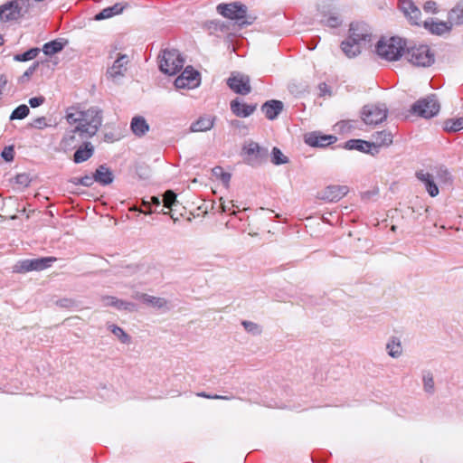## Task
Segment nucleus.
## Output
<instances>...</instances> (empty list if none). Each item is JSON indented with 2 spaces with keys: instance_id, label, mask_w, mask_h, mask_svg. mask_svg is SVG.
Segmentation results:
<instances>
[{
  "instance_id": "c9c22d12",
  "label": "nucleus",
  "mask_w": 463,
  "mask_h": 463,
  "mask_svg": "<svg viewBox=\"0 0 463 463\" xmlns=\"http://www.w3.org/2000/svg\"><path fill=\"white\" fill-rule=\"evenodd\" d=\"M463 129V117L458 118H449L444 122V130L448 132H457Z\"/></svg>"
},
{
  "instance_id": "4d7b16f0",
  "label": "nucleus",
  "mask_w": 463,
  "mask_h": 463,
  "mask_svg": "<svg viewBox=\"0 0 463 463\" xmlns=\"http://www.w3.org/2000/svg\"><path fill=\"white\" fill-rule=\"evenodd\" d=\"M197 395L200 397H204V398H208V399H220V400H228L229 399L227 396H222V395H217V394L210 395L205 392H200Z\"/></svg>"
},
{
  "instance_id": "ddd939ff",
  "label": "nucleus",
  "mask_w": 463,
  "mask_h": 463,
  "mask_svg": "<svg viewBox=\"0 0 463 463\" xmlns=\"http://www.w3.org/2000/svg\"><path fill=\"white\" fill-rule=\"evenodd\" d=\"M129 58L127 54L118 53L113 64L107 70V77L114 82H118L125 76L128 71Z\"/></svg>"
},
{
  "instance_id": "e2e57ef3",
  "label": "nucleus",
  "mask_w": 463,
  "mask_h": 463,
  "mask_svg": "<svg viewBox=\"0 0 463 463\" xmlns=\"http://www.w3.org/2000/svg\"><path fill=\"white\" fill-rule=\"evenodd\" d=\"M228 210L227 206L224 204V203H221V212L225 213Z\"/></svg>"
},
{
  "instance_id": "79ce46f5",
  "label": "nucleus",
  "mask_w": 463,
  "mask_h": 463,
  "mask_svg": "<svg viewBox=\"0 0 463 463\" xmlns=\"http://www.w3.org/2000/svg\"><path fill=\"white\" fill-rule=\"evenodd\" d=\"M163 203L164 207L173 209L177 203L176 194L172 190L166 191L163 197Z\"/></svg>"
},
{
  "instance_id": "9d476101",
  "label": "nucleus",
  "mask_w": 463,
  "mask_h": 463,
  "mask_svg": "<svg viewBox=\"0 0 463 463\" xmlns=\"http://www.w3.org/2000/svg\"><path fill=\"white\" fill-rule=\"evenodd\" d=\"M57 259L55 257H43L38 259H25L18 261L14 267L13 271L15 273H26L29 271L43 270L52 265Z\"/></svg>"
},
{
  "instance_id": "f704fd0d",
  "label": "nucleus",
  "mask_w": 463,
  "mask_h": 463,
  "mask_svg": "<svg viewBox=\"0 0 463 463\" xmlns=\"http://www.w3.org/2000/svg\"><path fill=\"white\" fill-rule=\"evenodd\" d=\"M422 383L423 390L429 394H433L435 392V383L433 374L430 370L422 371Z\"/></svg>"
},
{
  "instance_id": "72a5a7b5",
  "label": "nucleus",
  "mask_w": 463,
  "mask_h": 463,
  "mask_svg": "<svg viewBox=\"0 0 463 463\" xmlns=\"http://www.w3.org/2000/svg\"><path fill=\"white\" fill-rule=\"evenodd\" d=\"M386 350L391 357H400L402 354V347L400 339L396 336H392L386 344Z\"/></svg>"
},
{
  "instance_id": "58836bf2",
  "label": "nucleus",
  "mask_w": 463,
  "mask_h": 463,
  "mask_svg": "<svg viewBox=\"0 0 463 463\" xmlns=\"http://www.w3.org/2000/svg\"><path fill=\"white\" fill-rule=\"evenodd\" d=\"M271 162L276 165H279L288 163V159L279 148L275 146L271 151Z\"/></svg>"
},
{
  "instance_id": "bf43d9fd",
  "label": "nucleus",
  "mask_w": 463,
  "mask_h": 463,
  "mask_svg": "<svg viewBox=\"0 0 463 463\" xmlns=\"http://www.w3.org/2000/svg\"><path fill=\"white\" fill-rule=\"evenodd\" d=\"M138 269V267L137 266H128L126 268V270L124 271V273L126 274H134L137 271Z\"/></svg>"
},
{
  "instance_id": "6e6552de",
  "label": "nucleus",
  "mask_w": 463,
  "mask_h": 463,
  "mask_svg": "<svg viewBox=\"0 0 463 463\" xmlns=\"http://www.w3.org/2000/svg\"><path fill=\"white\" fill-rule=\"evenodd\" d=\"M440 106L436 95L431 94L420 99L411 106V113L424 118L435 117L439 111Z\"/></svg>"
},
{
  "instance_id": "5fc2aeb1",
  "label": "nucleus",
  "mask_w": 463,
  "mask_h": 463,
  "mask_svg": "<svg viewBox=\"0 0 463 463\" xmlns=\"http://www.w3.org/2000/svg\"><path fill=\"white\" fill-rule=\"evenodd\" d=\"M117 300L116 297L113 296H105L101 298L102 304L104 307H113L115 305V301Z\"/></svg>"
},
{
  "instance_id": "4c0bfd02",
  "label": "nucleus",
  "mask_w": 463,
  "mask_h": 463,
  "mask_svg": "<svg viewBox=\"0 0 463 463\" xmlns=\"http://www.w3.org/2000/svg\"><path fill=\"white\" fill-rule=\"evenodd\" d=\"M30 113V109L27 105L22 104L15 108L10 115V120L24 119Z\"/></svg>"
},
{
  "instance_id": "0e129e2a",
  "label": "nucleus",
  "mask_w": 463,
  "mask_h": 463,
  "mask_svg": "<svg viewBox=\"0 0 463 463\" xmlns=\"http://www.w3.org/2000/svg\"><path fill=\"white\" fill-rule=\"evenodd\" d=\"M141 295H146V294H145V293H139V292H137V293L133 296V298H136V299H137V300H140V296H141Z\"/></svg>"
},
{
  "instance_id": "a19ab883",
  "label": "nucleus",
  "mask_w": 463,
  "mask_h": 463,
  "mask_svg": "<svg viewBox=\"0 0 463 463\" xmlns=\"http://www.w3.org/2000/svg\"><path fill=\"white\" fill-rule=\"evenodd\" d=\"M241 325L249 334L253 335H259L262 332L261 326L252 321L243 320Z\"/></svg>"
},
{
  "instance_id": "473e14b6",
  "label": "nucleus",
  "mask_w": 463,
  "mask_h": 463,
  "mask_svg": "<svg viewBox=\"0 0 463 463\" xmlns=\"http://www.w3.org/2000/svg\"><path fill=\"white\" fill-rule=\"evenodd\" d=\"M65 43L66 41H63V39L51 41L43 44V52L45 55L52 56L61 52L65 46Z\"/></svg>"
},
{
  "instance_id": "423d86ee",
  "label": "nucleus",
  "mask_w": 463,
  "mask_h": 463,
  "mask_svg": "<svg viewBox=\"0 0 463 463\" xmlns=\"http://www.w3.org/2000/svg\"><path fill=\"white\" fill-rule=\"evenodd\" d=\"M244 162L251 167H258L267 162L269 150L260 146L257 142L248 141L242 146Z\"/></svg>"
},
{
  "instance_id": "a18cd8bd",
  "label": "nucleus",
  "mask_w": 463,
  "mask_h": 463,
  "mask_svg": "<svg viewBox=\"0 0 463 463\" xmlns=\"http://www.w3.org/2000/svg\"><path fill=\"white\" fill-rule=\"evenodd\" d=\"M114 307L118 310H128L134 311L136 310V305L131 302L124 301L122 299L117 298L115 301Z\"/></svg>"
},
{
  "instance_id": "0eeeda50",
  "label": "nucleus",
  "mask_w": 463,
  "mask_h": 463,
  "mask_svg": "<svg viewBox=\"0 0 463 463\" xmlns=\"http://www.w3.org/2000/svg\"><path fill=\"white\" fill-rule=\"evenodd\" d=\"M388 109L384 103L367 104L361 110V118L365 125L376 126L384 121Z\"/></svg>"
},
{
  "instance_id": "a878e982",
  "label": "nucleus",
  "mask_w": 463,
  "mask_h": 463,
  "mask_svg": "<svg viewBox=\"0 0 463 463\" xmlns=\"http://www.w3.org/2000/svg\"><path fill=\"white\" fill-rule=\"evenodd\" d=\"M149 125L143 116H135L130 122V129L138 137L145 136L149 131Z\"/></svg>"
},
{
  "instance_id": "de8ad7c7",
  "label": "nucleus",
  "mask_w": 463,
  "mask_h": 463,
  "mask_svg": "<svg viewBox=\"0 0 463 463\" xmlns=\"http://www.w3.org/2000/svg\"><path fill=\"white\" fill-rule=\"evenodd\" d=\"M15 183L24 187H27L31 183L30 175L26 173L18 174L15 176Z\"/></svg>"
},
{
  "instance_id": "2eb2a0df",
  "label": "nucleus",
  "mask_w": 463,
  "mask_h": 463,
  "mask_svg": "<svg viewBox=\"0 0 463 463\" xmlns=\"http://www.w3.org/2000/svg\"><path fill=\"white\" fill-rule=\"evenodd\" d=\"M349 39L365 46L372 40V33L366 24L352 23L349 28Z\"/></svg>"
},
{
  "instance_id": "4be33fe9",
  "label": "nucleus",
  "mask_w": 463,
  "mask_h": 463,
  "mask_svg": "<svg viewBox=\"0 0 463 463\" xmlns=\"http://www.w3.org/2000/svg\"><path fill=\"white\" fill-rule=\"evenodd\" d=\"M283 109V103L280 100L271 99L266 101L261 106V110L265 114L266 118L269 120H273L278 118Z\"/></svg>"
},
{
  "instance_id": "dca6fc26",
  "label": "nucleus",
  "mask_w": 463,
  "mask_h": 463,
  "mask_svg": "<svg viewBox=\"0 0 463 463\" xmlns=\"http://www.w3.org/2000/svg\"><path fill=\"white\" fill-rule=\"evenodd\" d=\"M348 187L345 185H328L324 190L317 193V198L332 203L342 199L347 193Z\"/></svg>"
},
{
  "instance_id": "6ab92c4d",
  "label": "nucleus",
  "mask_w": 463,
  "mask_h": 463,
  "mask_svg": "<svg viewBox=\"0 0 463 463\" xmlns=\"http://www.w3.org/2000/svg\"><path fill=\"white\" fill-rule=\"evenodd\" d=\"M337 140L336 137L332 135H322L318 132H312L306 136L305 142L313 147H325L334 144Z\"/></svg>"
},
{
  "instance_id": "cd10ccee",
  "label": "nucleus",
  "mask_w": 463,
  "mask_h": 463,
  "mask_svg": "<svg viewBox=\"0 0 463 463\" xmlns=\"http://www.w3.org/2000/svg\"><path fill=\"white\" fill-rule=\"evenodd\" d=\"M416 177L425 184V188L431 197L439 194V188L430 174L419 171L416 173Z\"/></svg>"
},
{
  "instance_id": "7c9ffc66",
  "label": "nucleus",
  "mask_w": 463,
  "mask_h": 463,
  "mask_svg": "<svg viewBox=\"0 0 463 463\" xmlns=\"http://www.w3.org/2000/svg\"><path fill=\"white\" fill-rule=\"evenodd\" d=\"M140 301L144 304L156 307L157 309H169L168 301L164 298L154 297L150 295H141Z\"/></svg>"
},
{
  "instance_id": "bb28decb",
  "label": "nucleus",
  "mask_w": 463,
  "mask_h": 463,
  "mask_svg": "<svg viewBox=\"0 0 463 463\" xmlns=\"http://www.w3.org/2000/svg\"><path fill=\"white\" fill-rule=\"evenodd\" d=\"M95 182L101 185L110 184L114 180V175L105 165H99L93 174Z\"/></svg>"
},
{
  "instance_id": "3c124183",
  "label": "nucleus",
  "mask_w": 463,
  "mask_h": 463,
  "mask_svg": "<svg viewBox=\"0 0 463 463\" xmlns=\"http://www.w3.org/2000/svg\"><path fill=\"white\" fill-rule=\"evenodd\" d=\"M33 128L43 129L48 126L46 118L44 117H39L35 118L32 124Z\"/></svg>"
},
{
  "instance_id": "f257e3e1",
  "label": "nucleus",
  "mask_w": 463,
  "mask_h": 463,
  "mask_svg": "<svg viewBox=\"0 0 463 463\" xmlns=\"http://www.w3.org/2000/svg\"><path fill=\"white\" fill-rule=\"evenodd\" d=\"M99 128L96 124H90L86 128H81L80 127L68 128L60 142V146L65 152L71 151L94 137Z\"/></svg>"
},
{
  "instance_id": "c85d7f7f",
  "label": "nucleus",
  "mask_w": 463,
  "mask_h": 463,
  "mask_svg": "<svg viewBox=\"0 0 463 463\" xmlns=\"http://www.w3.org/2000/svg\"><path fill=\"white\" fill-rule=\"evenodd\" d=\"M373 143L375 146L376 150L380 151L383 146H389L392 144V134L389 130L377 131L373 135Z\"/></svg>"
},
{
  "instance_id": "c03bdc74",
  "label": "nucleus",
  "mask_w": 463,
  "mask_h": 463,
  "mask_svg": "<svg viewBox=\"0 0 463 463\" xmlns=\"http://www.w3.org/2000/svg\"><path fill=\"white\" fill-rule=\"evenodd\" d=\"M71 182L76 185H82L85 187H90L95 182L94 175H84L82 177H74Z\"/></svg>"
},
{
  "instance_id": "f8f14e48",
  "label": "nucleus",
  "mask_w": 463,
  "mask_h": 463,
  "mask_svg": "<svg viewBox=\"0 0 463 463\" xmlns=\"http://www.w3.org/2000/svg\"><path fill=\"white\" fill-rule=\"evenodd\" d=\"M317 10L321 14L322 24L331 28H336L341 24L342 20L331 0H322L317 5Z\"/></svg>"
},
{
  "instance_id": "9b49d317",
  "label": "nucleus",
  "mask_w": 463,
  "mask_h": 463,
  "mask_svg": "<svg viewBox=\"0 0 463 463\" xmlns=\"http://www.w3.org/2000/svg\"><path fill=\"white\" fill-rule=\"evenodd\" d=\"M217 11L222 16L236 20L241 25L250 24L251 22L245 20L247 14L246 5L240 3L220 4Z\"/></svg>"
},
{
  "instance_id": "c756f323",
  "label": "nucleus",
  "mask_w": 463,
  "mask_h": 463,
  "mask_svg": "<svg viewBox=\"0 0 463 463\" xmlns=\"http://www.w3.org/2000/svg\"><path fill=\"white\" fill-rule=\"evenodd\" d=\"M364 45L362 43H359L357 42L352 41L351 39L347 38L346 40L343 41L341 43V49L343 52L348 57V58H354L358 54L361 53L362 48Z\"/></svg>"
},
{
  "instance_id": "1a4fd4ad",
  "label": "nucleus",
  "mask_w": 463,
  "mask_h": 463,
  "mask_svg": "<svg viewBox=\"0 0 463 463\" xmlns=\"http://www.w3.org/2000/svg\"><path fill=\"white\" fill-rule=\"evenodd\" d=\"M31 7L30 0H14L0 6V18L12 21L24 16Z\"/></svg>"
},
{
  "instance_id": "ea45409f",
  "label": "nucleus",
  "mask_w": 463,
  "mask_h": 463,
  "mask_svg": "<svg viewBox=\"0 0 463 463\" xmlns=\"http://www.w3.org/2000/svg\"><path fill=\"white\" fill-rule=\"evenodd\" d=\"M39 52H40L39 48H31L30 50L24 52V53L16 54L14 56V60L18 61H30V60H33V58H35L37 56V54L39 53Z\"/></svg>"
},
{
  "instance_id": "39448f33",
  "label": "nucleus",
  "mask_w": 463,
  "mask_h": 463,
  "mask_svg": "<svg viewBox=\"0 0 463 463\" xmlns=\"http://www.w3.org/2000/svg\"><path fill=\"white\" fill-rule=\"evenodd\" d=\"M159 69L168 75H175L184 67V60L175 49H165L159 55Z\"/></svg>"
},
{
  "instance_id": "a211bd4d",
  "label": "nucleus",
  "mask_w": 463,
  "mask_h": 463,
  "mask_svg": "<svg viewBox=\"0 0 463 463\" xmlns=\"http://www.w3.org/2000/svg\"><path fill=\"white\" fill-rule=\"evenodd\" d=\"M343 147L347 150H357L373 156L379 154V150H376L373 143L363 139H350L344 144Z\"/></svg>"
},
{
  "instance_id": "b1692460",
  "label": "nucleus",
  "mask_w": 463,
  "mask_h": 463,
  "mask_svg": "<svg viewBox=\"0 0 463 463\" xmlns=\"http://www.w3.org/2000/svg\"><path fill=\"white\" fill-rule=\"evenodd\" d=\"M75 149L73 161L76 164L86 162L94 154V146L89 140L83 145L77 146Z\"/></svg>"
},
{
  "instance_id": "f03ea898",
  "label": "nucleus",
  "mask_w": 463,
  "mask_h": 463,
  "mask_svg": "<svg viewBox=\"0 0 463 463\" xmlns=\"http://www.w3.org/2000/svg\"><path fill=\"white\" fill-rule=\"evenodd\" d=\"M377 55L385 61H398L404 55L406 43L400 37H390L380 39L376 44Z\"/></svg>"
},
{
  "instance_id": "49530a36",
  "label": "nucleus",
  "mask_w": 463,
  "mask_h": 463,
  "mask_svg": "<svg viewBox=\"0 0 463 463\" xmlns=\"http://www.w3.org/2000/svg\"><path fill=\"white\" fill-rule=\"evenodd\" d=\"M1 156L6 162H12L14 157V149L13 146H5L1 152Z\"/></svg>"
},
{
  "instance_id": "412c9836",
  "label": "nucleus",
  "mask_w": 463,
  "mask_h": 463,
  "mask_svg": "<svg viewBox=\"0 0 463 463\" xmlns=\"http://www.w3.org/2000/svg\"><path fill=\"white\" fill-rule=\"evenodd\" d=\"M227 84L238 94L246 95L250 92V80L247 77H231Z\"/></svg>"
},
{
  "instance_id": "680f3d73",
  "label": "nucleus",
  "mask_w": 463,
  "mask_h": 463,
  "mask_svg": "<svg viewBox=\"0 0 463 463\" xmlns=\"http://www.w3.org/2000/svg\"><path fill=\"white\" fill-rule=\"evenodd\" d=\"M69 302H70L69 299H62V300L59 301V305L61 307H67Z\"/></svg>"
},
{
  "instance_id": "603ef678",
  "label": "nucleus",
  "mask_w": 463,
  "mask_h": 463,
  "mask_svg": "<svg viewBox=\"0 0 463 463\" xmlns=\"http://www.w3.org/2000/svg\"><path fill=\"white\" fill-rule=\"evenodd\" d=\"M423 9L427 13L435 14L437 12V4L434 1H427L423 5Z\"/></svg>"
},
{
  "instance_id": "4468645a",
  "label": "nucleus",
  "mask_w": 463,
  "mask_h": 463,
  "mask_svg": "<svg viewBox=\"0 0 463 463\" xmlns=\"http://www.w3.org/2000/svg\"><path fill=\"white\" fill-rule=\"evenodd\" d=\"M200 82V74L193 67L188 66L184 71L175 80V86L176 89H193L197 87Z\"/></svg>"
},
{
  "instance_id": "20e7f679",
  "label": "nucleus",
  "mask_w": 463,
  "mask_h": 463,
  "mask_svg": "<svg viewBox=\"0 0 463 463\" xmlns=\"http://www.w3.org/2000/svg\"><path fill=\"white\" fill-rule=\"evenodd\" d=\"M405 59L417 67H430L435 61V55L425 44L412 45L405 48Z\"/></svg>"
},
{
  "instance_id": "69168bd1",
  "label": "nucleus",
  "mask_w": 463,
  "mask_h": 463,
  "mask_svg": "<svg viewBox=\"0 0 463 463\" xmlns=\"http://www.w3.org/2000/svg\"><path fill=\"white\" fill-rule=\"evenodd\" d=\"M145 214H151L153 212L151 210H148L146 212H143Z\"/></svg>"
},
{
  "instance_id": "e433bc0d",
  "label": "nucleus",
  "mask_w": 463,
  "mask_h": 463,
  "mask_svg": "<svg viewBox=\"0 0 463 463\" xmlns=\"http://www.w3.org/2000/svg\"><path fill=\"white\" fill-rule=\"evenodd\" d=\"M108 328L109 331L118 338V340L123 344H129L131 341L130 336L118 326L117 325H109Z\"/></svg>"
},
{
  "instance_id": "f3484780",
  "label": "nucleus",
  "mask_w": 463,
  "mask_h": 463,
  "mask_svg": "<svg viewBox=\"0 0 463 463\" xmlns=\"http://www.w3.org/2000/svg\"><path fill=\"white\" fill-rule=\"evenodd\" d=\"M400 10L411 24L420 25V10L411 0H400Z\"/></svg>"
},
{
  "instance_id": "6e6d98bb",
  "label": "nucleus",
  "mask_w": 463,
  "mask_h": 463,
  "mask_svg": "<svg viewBox=\"0 0 463 463\" xmlns=\"http://www.w3.org/2000/svg\"><path fill=\"white\" fill-rule=\"evenodd\" d=\"M109 7V9H112V15L121 14L125 8V6L119 3L115 4L114 5Z\"/></svg>"
},
{
  "instance_id": "13d9d810",
  "label": "nucleus",
  "mask_w": 463,
  "mask_h": 463,
  "mask_svg": "<svg viewBox=\"0 0 463 463\" xmlns=\"http://www.w3.org/2000/svg\"><path fill=\"white\" fill-rule=\"evenodd\" d=\"M37 64H33V66L29 67L24 73L23 77L29 78L33 75V73L35 71Z\"/></svg>"
},
{
  "instance_id": "393cba45",
  "label": "nucleus",
  "mask_w": 463,
  "mask_h": 463,
  "mask_svg": "<svg viewBox=\"0 0 463 463\" xmlns=\"http://www.w3.org/2000/svg\"><path fill=\"white\" fill-rule=\"evenodd\" d=\"M257 105H249L241 103L238 99L231 102L232 112L240 118H247L256 110Z\"/></svg>"
},
{
  "instance_id": "774afa93",
  "label": "nucleus",
  "mask_w": 463,
  "mask_h": 463,
  "mask_svg": "<svg viewBox=\"0 0 463 463\" xmlns=\"http://www.w3.org/2000/svg\"><path fill=\"white\" fill-rule=\"evenodd\" d=\"M4 43V40L3 38L0 36V45H2Z\"/></svg>"
},
{
  "instance_id": "5701e85b",
  "label": "nucleus",
  "mask_w": 463,
  "mask_h": 463,
  "mask_svg": "<svg viewBox=\"0 0 463 463\" xmlns=\"http://www.w3.org/2000/svg\"><path fill=\"white\" fill-rule=\"evenodd\" d=\"M215 117L211 115H203L199 117L197 120L190 126L191 132H205L212 129L214 126Z\"/></svg>"
},
{
  "instance_id": "338daca9",
  "label": "nucleus",
  "mask_w": 463,
  "mask_h": 463,
  "mask_svg": "<svg viewBox=\"0 0 463 463\" xmlns=\"http://www.w3.org/2000/svg\"><path fill=\"white\" fill-rule=\"evenodd\" d=\"M442 171L444 172V174H445L446 175H449L447 169H444V170H442Z\"/></svg>"
},
{
  "instance_id": "2f4dec72",
  "label": "nucleus",
  "mask_w": 463,
  "mask_h": 463,
  "mask_svg": "<svg viewBox=\"0 0 463 463\" xmlns=\"http://www.w3.org/2000/svg\"><path fill=\"white\" fill-rule=\"evenodd\" d=\"M448 20L450 24L461 25L463 24V0H460L457 5L449 12Z\"/></svg>"
},
{
  "instance_id": "052dcab7",
  "label": "nucleus",
  "mask_w": 463,
  "mask_h": 463,
  "mask_svg": "<svg viewBox=\"0 0 463 463\" xmlns=\"http://www.w3.org/2000/svg\"><path fill=\"white\" fill-rule=\"evenodd\" d=\"M319 90L322 95H326V93H329L328 86L326 83L319 84Z\"/></svg>"
},
{
  "instance_id": "864d4df0",
  "label": "nucleus",
  "mask_w": 463,
  "mask_h": 463,
  "mask_svg": "<svg viewBox=\"0 0 463 463\" xmlns=\"http://www.w3.org/2000/svg\"><path fill=\"white\" fill-rule=\"evenodd\" d=\"M45 99L43 96L33 97L29 99V104L32 108H37L43 104Z\"/></svg>"
},
{
  "instance_id": "7ed1b4c3",
  "label": "nucleus",
  "mask_w": 463,
  "mask_h": 463,
  "mask_svg": "<svg viewBox=\"0 0 463 463\" xmlns=\"http://www.w3.org/2000/svg\"><path fill=\"white\" fill-rule=\"evenodd\" d=\"M102 112L98 108L92 107L84 111L78 110H68L66 113V120L70 125H75L74 127H80L86 128L91 125H97V128H100L102 124Z\"/></svg>"
},
{
  "instance_id": "8fccbe9b",
  "label": "nucleus",
  "mask_w": 463,
  "mask_h": 463,
  "mask_svg": "<svg viewBox=\"0 0 463 463\" xmlns=\"http://www.w3.org/2000/svg\"><path fill=\"white\" fill-rule=\"evenodd\" d=\"M160 204H161V201H160L159 197H157V196H150L149 200L143 199V205L146 207H148V208H150L151 205L157 207Z\"/></svg>"
},
{
  "instance_id": "37998d69",
  "label": "nucleus",
  "mask_w": 463,
  "mask_h": 463,
  "mask_svg": "<svg viewBox=\"0 0 463 463\" xmlns=\"http://www.w3.org/2000/svg\"><path fill=\"white\" fill-rule=\"evenodd\" d=\"M213 173L217 178H219L222 182L223 184H225L226 186L229 184L232 175L230 173L224 172L222 167H214L213 169Z\"/></svg>"
},
{
  "instance_id": "aec40b11",
  "label": "nucleus",
  "mask_w": 463,
  "mask_h": 463,
  "mask_svg": "<svg viewBox=\"0 0 463 463\" xmlns=\"http://www.w3.org/2000/svg\"><path fill=\"white\" fill-rule=\"evenodd\" d=\"M423 26L430 33L441 36L444 33H449L453 24H450L449 20L447 22H441L430 19L423 22Z\"/></svg>"
},
{
  "instance_id": "09e8293b",
  "label": "nucleus",
  "mask_w": 463,
  "mask_h": 463,
  "mask_svg": "<svg viewBox=\"0 0 463 463\" xmlns=\"http://www.w3.org/2000/svg\"><path fill=\"white\" fill-rule=\"evenodd\" d=\"M112 16H113L112 9H109V7H107V8H104L102 11H100L99 13H98L95 15V20L100 21V20L110 18Z\"/></svg>"
}]
</instances>
